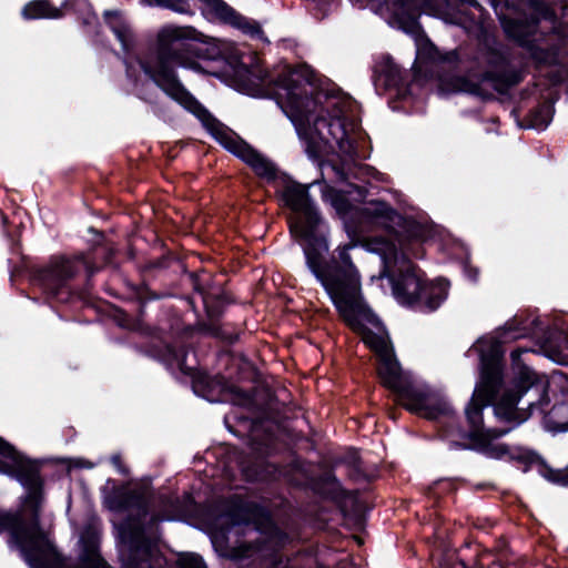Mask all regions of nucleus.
Wrapping results in <instances>:
<instances>
[{
    "label": "nucleus",
    "instance_id": "18",
    "mask_svg": "<svg viewBox=\"0 0 568 568\" xmlns=\"http://www.w3.org/2000/svg\"><path fill=\"white\" fill-rule=\"evenodd\" d=\"M187 354L184 349H172L169 348V357L166 358L168 364L172 368H178L185 374H190L192 367L186 363Z\"/></svg>",
    "mask_w": 568,
    "mask_h": 568
},
{
    "label": "nucleus",
    "instance_id": "22",
    "mask_svg": "<svg viewBox=\"0 0 568 568\" xmlns=\"http://www.w3.org/2000/svg\"><path fill=\"white\" fill-rule=\"evenodd\" d=\"M236 24L239 26V28L243 29L245 32L250 34H258L261 32L257 26H254L245 20L242 21V19H239Z\"/></svg>",
    "mask_w": 568,
    "mask_h": 568
},
{
    "label": "nucleus",
    "instance_id": "25",
    "mask_svg": "<svg viewBox=\"0 0 568 568\" xmlns=\"http://www.w3.org/2000/svg\"><path fill=\"white\" fill-rule=\"evenodd\" d=\"M207 58L210 59H216V58H223V59H231V57H227L220 47L217 48L216 52L207 53Z\"/></svg>",
    "mask_w": 568,
    "mask_h": 568
},
{
    "label": "nucleus",
    "instance_id": "8",
    "mask_svg": "<svg viewBox=\"0 0 568 568\" xmlns=\"http://www.w3.org/2000/svg\"><path fill=\"white\" fill-rule=\"evenodd\" d=\"M399 400L408 410L430 419L450 412L449 403L440 392L415 382Z\"/></svg>",
    "mask_w": 568,
    "mask_h": 568
},
{
    "label": "nucleus",
    "instance_id": "28",
    "mask_svg": "<svg viewBox=\"0 0 568 568\" xmlns=\"http://www.w3.org/2000/svg\"><path fill=\"white\" fill-rule=\"evenodd\" d=\"M119 462H120V458L118 456L112 457V463L114 464V466L119 467Z\"/></svg>",
    "mask_w": 568,
    "mask_h": 568
},
{
    "label": "nucleus",
    "instance_id": "19",
    "mask_svg": "<svg viewBox=\"0 0 568 568\" xmlns=\"http://www.w3.org/2000/svg\"><path fill=\"white\" fill-rule=\"evenodd\" d=\"M135 498V496H128L125 491H119L114 497H109L105 503L110 509L120 510L135 504V500H133Z\"/></svg>",
    "mask_w": 568,
    "mask_h": 568
},
{
    "label": "nucleus",
    "instance_id": "16",
    "mask_svg": "<svg viewBox=\"0 0 568 568\" xmlns=\"http://www.w3.org/2000/svg\"><path fill=\"white\" fill-rule=\"evenodd\" d=\"M325 201L329 202L336 212L344 216L353 210V203L346 199L344 193L334 189H327L323 192Z\"/></svg>",
    "mask_w": 568,
    "mask_h": 568
},
{
    "label": "nucleus",
    "instance_id": "26",
    "mask_svg": "<svg viewBox=\"0 0 568 568\" xmlns=\"http://www.w3.org/2000/svg\"><path fill=\"white\" fill-rule=\"evenodd\" d=\"M73 466L81 467V468H92L93 464L88 460L78 458V459L73 460Z\"/></svg>",
    "mask_w": 568,
    "mask_h": 568
},
{
    "label": "nucleus",
    "instance_id": "2",
    "mask_svg": "<svg viewBox=\"0 0 568 568\" xmlns=\"http://www.w3.org/2000/svg\"><path fill=\"white\" fill-rule=\"evenodd\" d=\"M235 62L239 90L254 97H273L291 120L310 158L328 151L354 153L353 102L345 95L323 90L314 95L315 82L310 67L284 65L268 73L258 62L250 68L242 60Z\"/></svg>",
    "mask_w": 568,
    "mask_h": 568
},
{
    "label": "nucleus",
    "instance_id": "4",
    "mask_svg": "<svg viewBox=\"0 0 568 568\" xmlns=\"http://www.w3.org/2000/svg\"><path fill=\"white\" fill-rule=\"evenodd\" d=\"M281 195L285 205L293 211L290 217L291 233L302 241L306 266L326 293L336 294V290L346 283L354 287L361 276L349 254L359 243L355 232L345 224L349 242L338 245L331 261H327L328 231L311 203L307 189L295 182H286Z\"/></svg>",
    "mask_w": 568,
    "mask_h": 568
},
{
    "label": "nucleus",
    "instance_id": "10",
    "mask_svg": "<svg viewBox=\"0 0 568 568\" xmlns=\"http://www.w3.org/2000/svg\"><path fill=\"white\" fill-rule=\"evenodd\" d=\"M362 213L367 221L385 229H394L402 223V216L383 202H369L364 205Z\"/></svg>",
    "mask_w": 568,
    "mask_h": 568
},
{
    "label": "nucleus",
    "instance_id": "12",
    "mask_svg": "<svg viewBox=\"0 0 568 568\" xmlns=\"http://www.w3.org/2000/svg\"><path fill=\"white\" fill-rule=\"evenodd\" d=\"M24 19H55L61 17L60 9L52 7L48 0H34L27 3L22 9Z\"/></svg>",
    "mask_w": 568,
    "mask_h": 568
},
{
    "label": "nucleus",
    "instance_id": "7",
    "mask_svg": "<svg viewBox=\"0 0 568 568\" xmlns=\"http://www.w3.org/2000/svg\"><path fill=\"white\" fill-rule=\"evenodd\" d=\"M524 10L530 16V20L504 19L503 27L505 32L521 45L531 47L542 37V33L538 31V23L549 21L551 26L554 24V11L540 1L527 2Z\"/></svg>",
    "mask_w": 568,
    "mask_h": 568
},
{
    "label": "nucleus",
    "instance_id": "24",
    "mask_svg": "<svg viewBox=\"0 0 568 568\" xmlns=\"http://www.w3.org/2000/svg\"><path fill=\"white\" fill-rule=\"evenodd\" d=\"M407 232H408V236H409L410 239H414V240H417V241H424V240H425V239H424V235H423V233H422L420 227H419V226H417V225H412V226L407 230Z\"/></svg>",
    "mask_w": 568,
    "mask_h": 568
},
{
    "label": "nucleus",
    "instance_id": "23",
    "mask_svg": "<svg viewBox=\"0 0 568 568\" xmlns=\"http://www.w3.org/2000/svg\"><path fill=\"white\" fill-rule=\"evenodd\" d=\"M212 3L216 12L223 18H226L231 12V9L220 0H212Z\"/></svg>",
    "mask_w": 568,
    "mask_h": 568
},
{
    "label": "nucleus",
    "instance_id": "9",
    "mask_svg": "<svg viewBox=\"0 0 568 568\" xmlns=\"http://www.w3.org/2000/svg\"><path fill=\"white\" fill-rule=\"evenodd\" d=\"M75 273L72 263L68 260L60 258L52 262L49 266L38 273V281L43 288L55 294L68 280Z\"/></svg>",
    "mask_w": 568,
    "mask_h": 568
},
{
    "label": "nucleus",
    "instance_id": "15",
    "mask_svg": "<svg viewBox=\"0 0 568 568\" xmlns=\"http://www.w3.org/2000/svg\"><path fill=\"white\" fill-rule=\"evenodd\" d=\"M416 47L415 68L418 70L422 69V64L426 61H437L443 59L437 49L427 39H418Z\"/></svg>",
    "mask_w": 568,
    "mask_h": 568
},
{
    "label": "nucleus",
    "instance_id": "13",
    "mask_svg": "<svg viewBox=\"0 0 568 568\" xmlns=\"http://www.w3.org/2000/svg\"><path fill=\"white\" fill-rule=\"evenodd\" d=\"M106 22L122 44L123 49H129L132 43V32L129 26L116 11H106L104 13Z\"/></svg>",
    "mask_w": 568,
    "mask_h": 568
},
{
    "label": "nucleus",
    "instance_id": "21",
    "mask_svg": "<svg viewBox=\"0 0 568 568\" xmlns=\"http://www.w3.org/2000/svg\"><path fill=\"white\" fill-rule=\"evenodd\" d=\"M439 284H444L445 287H446V296L448 295V288H449V284L446 280L444 278H437L435 281H432V282H426L424 280V283H423V288H425L426 291V294L427 295H433V296H436L438 294V291L437 290H434L436 286H439Z\"/></svg>",
    "mask_w": 568,
    "mask_h": 568
},
{
    "label": "nucleus",
    "instance_id": "1",
    "mask_svg": "<svg viewBox=\"0 0 568 568\" xmlns=\"http://www.w3.org/2000/svg\"><path fill=\"white\" fill-rule=\"evenodd\" d=\"M0 473L14 476L27 487L28 495L17 513L0 514V532H10L9 545L23 556L31 568H110L99 551L100 529L90 523L81 532L75 560L58 555L49 535L37 523L41 503L40 478L32 464L0 438ZM119 554L124 568H149L151 544L140 520L116 525Z\"/></svg>",
    "mask_w": 568,
    "mask_h": 568
},
{
    "label": "nucleus",
    "instance_id": "3",
    "mask_svg": "<svg viewBox=\"0 0 568 568\" xmlns=\"http://www.w3.org/2000/svg\"><path fill=\"white\" fill-rule=\"evenodd\" d=\"M187 41L204 42L205 37L192 27L163 26L156 32L154 52L144 61H140L142 70L170 98L193 113L222 146L247 163L257 175L272 179L275 174L274 165L236 134L216 122L175 77L176 67L192 69L197 67L196 63L186 62L181 54Z\"/></svg>",
    "mask_w": 568,
    "mask_h": 568
},
{
    "label": "nucleus",
    "instance_id": "14",
    "mask_svg": "<svg viewBox=\"0 0 568 568\" xmlns=\"http://www.w3.org/2000/svg\"><path fill=\"white\" fill-rule=\"evenodd\" d=\"M439 91L444 94L455 92L478 93V87L463 77L446 78L440 81Z\"/></svg>",
    "mask_w": 568,
    "mask_h": 568
},
{
    "label": "nucleus",
    "instance_id": "27",
    "mask_svg": "<svg viewBox=\"0 0 568 568\" xmlns=\"http://www.w3.org/2000/svg\"><path fill=\"white\" fill-rule=\"evenodd\" d=\"M465 272H466L467 276H468L471 281H476V278H477V271H476V270L470 268V267H468V266H467V267L465 268Z\"/></svg>",
    "mask_w": 568,
    "mask_h": 568
},
{
    "label": "nucleus",
    "instance_id": "6",
    "mask_svg": "<svg viewBox=\"0 0 568 568\" xmlns=\"http://www.w3.org/2000/svg\"><path fill=\"white\" fill-rule=\"evenodd\" d=\"M400 252L397 245L382 237L368 239L363 243L367 252L378 255L383 268L378 276H372V281L387 277L392 284L393 295L402 305L419 306L428 311L436 310L446 300V287L439 284L434 290L436 296L427 295L423 288V274L407 260L406 254L416 255L415 252L402 241Z\"/></svg>",
    "mask_w": 568,
    "mask_h": 568
},
{
    "label": "nucleus",
    "instance_id": "5",
    "mask_svg": "<svg viewBox=\"0 0 568 568\" xmlns=\"http://www.w3.org/2000/svg\"><path fill=\"white\" fill-rule=\"evenodd\" d=\"M335 293L328 294V296L339 314L353 329L361 333L363 342L377 355V373L381 382L395 392L400 399L406 390L412 387L414 381L408 373L400 368L384 326L363 303L361 276L357 277L354 287L346 283L338 287Z\"/></svg>",
    "mask_w": 568,
    "mask_h": 568
},
{
    "label": "nucleus",
    "instance_id": "11",
    "mask_svg": "<svg viewBox=\"0 0 568 568\" xmlns=\"http://www.w3.org/2000/svg\"><path fill=\"white\" fill-rule=\"evenodd\" d=\"M540 349L554 363L568 365V336L564 332H550L542 342Z\"/></svg>",
    "mask_w": 568,
    "mask_h": 568
},
{
    "label": "nucleus",
    "instance_id": "17",
    "mask_svg": "<svg viewBox=\"0 0 568 568\" xmlns=\"http://www.w3.org/2000/svg\"><path fill=\"white\" fill-rule=\"evenodd\" d=\"M554 110L550 104L540 105L529 119V128L545 130L552 119Z\"/></svg>",
    "mask_w": 568,
    "mask_h": 568
},
{
    "label": "nucleus",
    "instance_id": "20",
    "mask_svg": "<svg viewBox=\"0 0 568 568\" xmlns=\"http://www.w3.org/2000/svg\"><path fill=\"white\" fill-rule=\"evenodd\" d=\"M180 568H206L202 558L195 554H183L179 558Z\"/></svg>",
    "mask_w": 568,
    "mask_h": 568
}]
</instances>
